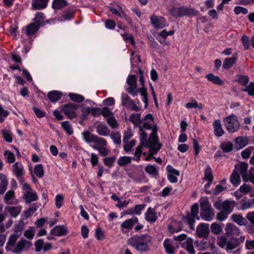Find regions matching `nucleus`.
<instances>
[{
    "mask_svg": "<svg viewBox=\"0 0 254 254\" xmlns=\"http://www.w3.org/2000/svg\"><path fill=\"white\" fill-rule=\"evenodd\" d=\"M152 237L147 234L134 235L127 240V244L134 248L140 253L149 251L148 244L152 243Z\"/></svg>",
    "mask_w": 254,
    "mask_h": 254,
    "instance_id": "obj_1",
    "label": "nucleus"
},
{
    "mask_svg": "<svg viewBox=\"0 0 254 254\" xmlns=\"http://www.w3.org/2000/svg\"><path fill=\"white\" fill-rule=\"evenodd\" d=\"M154 128V132L149 135L148 143L144 146L145 147L148 148L151 154H156L162 146V144L158 142L157 129L155 127Z\"/></svg>",
    "mask_w": 254,
    "mask_h": 254,
    "instance_id": "obj_2",
    "label": "nucleus"
},
{
    "mask_svg": "<svg viewBox=\"0 0 254 254\" xmlns=\"http://www.w3.org/2000/svg\"><path fill=\"white\" fill-rule=\"evenodd\" d=\"M170 13L176 18L185 16H197L199 13L198 11L194 8L186 7H173L171 9Z\"/></svg>",
    "mask_w": 254,
    "mask_h": 254,
    "instance_id": "obj_3",
    "label": "nucleus"
},
{
    "mask_svg": "<svg viewBox=\"0 0 254 254\" xmlns=\"http://www.w3.org/2000/svg\"><path fill=\"white\" fill-rule=\"evenodd\" d=\"M200 216L203 220L210 221L214 217V211L211 208V204L207 200H204L200 202Z\"/></svg>",
    "mask_w": 254,
    "mask_h": 254,
    "instance_id": "obj_4",
    "label": "nucleus"
},
{
    "mask_svg": "<svg viewBox=\"0 0 254 254\" xmlns=\"http://www.w3.org/2000/svg\"><path fill=\"white\" fill-rule=\"evenodd\" d=\"M224 125L230 133L238 131L240 127L238 117L235 115H231L223 119Z\"/></svg>",
    "mask_w": 254,
    "mask_h": 254,
    "instance_id": "obj_5",
    "label": "nucleus"
},
{
    "mask_svg": "<svg viewBox=\"0 0 254 254\" xmlns=\"http://www.w3.org/2000/svg\"><path fill=\"white\" fill-rule=\"evenodd\" d=\"M83 140L87 143H94L96 145H107V142L105 139L100 137L96 135L91 133L89 131L82 132Z\"/></svg>",
    "mask_w": 254,
    "mask_h": 254,
    "instance_id": "obj_6",
    "label": "nucleus"
},
{
    "mask_svg": "<svg viewBox=\"0 0 254 254\" xmlns=\"http://www.w3.org/2000/svg\"><path fill=\"white\" fill-rule=\"evenodd\" d=\"M236 203L234 200H225L222 201L221 200L216 201L214 203V206L217 210H223L229 214L233 210Z\"/></svg>",
    "mask_w": 254,
    "mask_h": 254,
    "instance_id": "obj_7",
    "label": "nucleus"
},
{
    "mask_svg": "<svg viewBox=\"0 0 254 254\" xmlns=\"http://www.w3.org/2000/svg\"><path fill=\"white\" fill-rule=\"evenodd\" d=\"M199 206L197 203H194L191 206L190 214L188 213L186 219L188 224L190 225V228L191 229L194 230V222L195 219L197 220L199 219V217L198 216Z\"/></svg>",
    "mask_w": 254,
    "mask_h": 254,
    "instance_id": "obj_8",
    "label": "nucleus"
},
{
    "mask_svg": "<svg viewBox=\"0 0 254 254\" xmlns=\"http://www.w3.org/2000/svg\"><path fill=\"white\" fill-rule=\"evenodd\" d=\"M122 104L128 110L135 111H138L140 110V108L136 105L135 102L125 93L122 94Z\"/></svg>",
    "mask_w": 254,
    "mask_h": 254,
    "instance_id": "obj_9",
    "label": "nucleus"
},
{
    "mask_svg": "<svg viewBox=\"0 0 254 254\" xmlns=\"http://www.w3.org/2000/svg\"><path fill=\"white\" fill-rule=\"evenodd\" d=\"M78 108V105L73 103H68L63 106V112L70 119H72L77 117L76 110Z\"/></svg>",
    "mask_w": 254,
    "mask_h": 254,
    "instance_id": "obj_10",
    "label": "nucleus"
},
{
    "mask_svg": "<svg viewBox=\"0 0 254 254\" xmlns=\"http://www.w3.org/2000/svg\"><path fill=\"white\" fill-rule=\"evenodd\" d=\"M248 168V165L245 162L236 164L235 166V170L241 175L243 181L245 182L249 181L247 173Z\"/></svg>",
    "mask_w": 254,
    "mask_h": 254,
    "instance_id": "obj_11",
    "label": "nucleus"
},
{
    "mask_svg": "<svg viewBox=\"0 0 254 254\" xmlns=\"http://www.w3.org/2000/svg\"><path fill=\"white\" fill-rule=\"evenodd\" d=\"M210 232L209 224L200 223L196 228V233L199 238H207Z\"/></svg>",
    "mask_w": 254,
    "mask_h": 254,
    "instance_id": "obj_12",
    "label": "nucleus"
},
{
    "mask_svg": "<svg viewBox=\"0 0 254 254\" xmlns=\"http://www.w3.org/2000/svg\"><path fill=\"white\" fill-rule=\"evenodd\" d=\"M32 245V244L31 242L22 238L16 244L13 249V251H11V252L13 253H20L24 250V248H27L28 249L31 247Z\"/></svg>",
    "mask_w": 254,
    "mask_h": 254,
    "instance_id": "obj_13",
    "label": "nucleus"
},
{
    "mask_svg": "<svg viewBox=\"0 0 254 254\" xmlns=\"http://www.w3.org/2000/svg\"><path fill=\"white\" fill-rule=\"evenodd\" d=\"M225 231L227 237L238 236L241 233L239 228L232 223H227L226 225Z\"/></svg>",
    "mask_w": 254,
    "mask_h": 254,
    "instance_id": "obj_14",
    "label": "nucleus"
},
{
    "mask_svg": "<svg viewBox=\"0 0 254 254\" xmlns=\"http://www.w3.org/2000/svg\"><path fill=\"white\" fill-rule=\"evenodd\" d=\"M163 246L165 249L166 252L168 254H175V252L179 246L175 244L174 242L169 239H166L163 242Z\"/></svg>",
    "mask_w": 254,
    "mask_h": 254,
    "instance_id": "obj_15",
    "label": "nucleus"
},
{
    "mask_svg": "<svg viewBox=\"0 0 254 254\" xmlns=\"http://www.w3.org/2000/svg\"><path fill=\"white\" fill-rule=\"evenodd\" d=\"M151 21L155 28H162L166 25L165 19L161 16L153 15L151 17Z\"/></svg>",
    "mask_w": 254,
    "mask_h": 254,
    "instance_id": "obj_16",
    "label": "nucleus"
},
{
    "mask_svg": "<svg viewBox=\"0 0 254 254\" xmlns=\"http://www.w3.org/2000/svg\"><path fill=\"white\" fill-rule=\"evenodd\" d=\"M67 233L66 227L63 226H57L51 230L50 235L56 236H62L65 235Z\"/></svg>",
    "mask_w": 254,
    "mask_h": 254,
    "instance_id": "obj_17",
    "label": "nucleus"
},
{
    "mask_svg": "<svg viewBox=\"0 0 254 254\" xmlns=\"http://www.w3.org/2000/svg\"><path fill=\"white\" fill-rule=\"evenodd\" d=\"M19 237V236L18 235L14 234L10 236L5 247V250L7 252H11V251H13V249L16 245V242Z\"/></svg>",
    "mask_w": 254,
    "mask_h": 254,
    "instance_id": "obj_18",
    "label": "nucleus"
},
{
    "mask_svg": "<svg viewBox=\"0 0 254 254\" xmlns=\"http://www.w3.org/2000/svg\"><path fill=\"white\" fill-rule=\"evenodd\" d=\"M22 210L21 206H7L5 207V211L8 212L10 215L13 217H16Z\"/></svg>",
    "mask_w": 254,
    "mask_h": 254,
    "instance_id": "obj_19",
    "label": "nucleus"
},
{
    "mask_svg": "<svg viewBox=\"0 0 254 254\" xmlns=\"http://www.w3.org/2000/svg\"><path fill=\"white\" fill-rule=\"evenodd\" d=\"M49 0H32V8L33 10L45 8Z\"/></svg>",
    "mask_w": 254,
    "mask_h": 254,
    "instance_id": "obj_20",
    "label": "nucleus"
},
{
    "mask_svg": "<svg viewBox=\"0 0 254 254\" xmlns=\"http://www.w3.org/2000/svg\"><path fill=\"white\" fill-rule=\"evenodd\" d=\"M39 26L37 25L36 24L32 23L27 25L25 28L22 29V30L27 34L28 36H31L34 34L39 29Z\"/></svg>",
    "mask_w": 254,
    "mask_h": 254,
    "instance_id": "obj_21",
    "label": "nucleus"
},
{
    "mask_svg": "<svg viewBox=\"0 0 254 254\" xmlns=\"http://www.w3.org/2000/svg\"><path fill=\"white\" fill-rule=\"evenodd\" d=\"M231 220L240 226L246 225L248 223L247 219L241 214H233L231 216Z\"/></svg>",
    "mask_w": 254,
    "mask_h": 254,
    "instance_id": "obj_22",
    "label": "nucleus"
},
{
    "mask_svg": "<svg viewBox=\"0 0 254 254\" xmlns=\"http://www.w3.org/2000/svg\"><path fill=\"white\" fill-rule=\"evenodd\" d=\"M23 198L25 202L27 203L38 199V195L36 192H34L32 190L30 191H26L23 195Z\"/></svg>",
    "mask_w": 254,
    "mask_h": 254,
    "instance_id": "obj_23",
    "label": "nucleus"
},
{
    "mask_svg": "<svg viewBox=\"0 0 254 254\" xmlns=\"http://www.w3.org/2000/svg\"><path fill=\"white\" fill-rule=\"evenodd\" d=\"M214 132L216 136H221L224 133V131L222 127L220 121L218 120L214 122L213 124Z\"/></svg>",
    "mask_w": 254,
    "mask_h": 254,
    "instance_id": "obj_24",
    "label": "nucleus"
},
{
    "mask_svg": "<svg viewBox=\"0 0 254 254\" xmlns=\"http://www.w3.org/2000/svg\"><path fill=\"white\" fill-rule=\"evenodd\" d=\"M157 218V216L156 215L155 210L151 207L147 209L145 213V219L146 220L150 222H154Z\"/></svg>",
    "mask_w": 254,
    "mask_h": 254,
    "instance_id": "obj_25",
    "label": "nucleus"
},
{
    "mask_svg": "<svg viewBox=\"0 0 254 254\" xmlns=\"http://www.w3.org/2000/svg\"><path fill=\"white\" fill-rule=\"evenodd\" d=\"M96 131L99 135L106 136L110 134V130L106 126L99 124L96 127Z\"/></svg>",
    "mask_w": 254,
    "mask_h": 254,
    "instance_id": "obj_26",
    "label": "nucleus"
},
{
    "mask_svg": "<svg viewBox=\"0 0 254 254\" xmlns=\"http://www.w3.org/2000/svg\"><path fill=\"white\" fill-rule=\"evenodd\" d=\"M235 148L237 150H239L248 144V139L243 136H238L235 139Z\"/></svg>",
    "mask_w": 254,
    "mask_h": 254,
    "instance_id": "obj_27",
    "label": "nucleus"
},
{
    "mask_svg": "<svg viewBox=\"0 0 254 254\" xmlns=\"http://www.w3.org/2000/svg\"><path fill=\"white\" fill-rule=\"evenodd\" d=\"M12 171L16 176L23 175V167L21 163L16 162L12 165Z\"/></svg>",
    "mask_w": 254,
    "mask_h": 254,
    "instance_id": "obj_28",
    "label": "nucleus"
},
{
    "mask_svg": "<svg viewBox=\"0 0 254 254\" xmlns=\"http://www.w3.org/2000/svg\"><path fill=\"white\" fill-rule=\"evenodd\" d=\"M230 180L232 184L235 187H237L240 184L241 182L240 177L238 172L235 170L233 171L231 175Z\"/></svg>",
    "mask_w": 254,
    "mask_h": 254,
    "instance_id": "obj_29",
    "label": "nucleus"
},
{
    "mask_svg": "<svg viewBox=\"0 0 254 254\" xmlns=\"http://www.w3.org/2000/svg\"><path fill=\"white\" fill-rule=\"evenodd\" d=\"M206 78L209 81H211L215 84L221 85L223 83V81L219 76H215L212 73H209L207 74Z\"/></svg>",
    "mask_w": 254,
    "mask_h": 254,
    "instance_id": "obj_30",
    "label": "nucleus"
},
{
    "mask_svg": "<svg viewBox=\"0 0 254 254\" xmlns=\"http://www.w3.org/2000/svg\"><path fill=\"white\" fill-rule=\"evenodd\" d=\"M239 243L238 242V239L234 237H232L228 241H227L226 250L227 251L233 250L235 249L239 245Z\"/></svg>",
    "mask_w": 254,
    "mask_h": 254,
    "instance_id": "obj_31",
    "label": "nucleus"
},
{
    "mask_svg": "<svg viewBox=\"0 0 254 254\" xmlns=\"http://www.w3.org/2000/svg\"><path fill=\"white\" fill-rule=\"evenodd\" d=\"M47 96L51 102H55L58 101L61 98L62 93L58 91H52L49 92Z\"/></svg>",
    "mask_w": 254,
    "mask_h": 254,
    "instance_id": "obj_32",
    "label": "nucleus"
},
{
    "mask_svg": "<svg viewBox=\"0 0 254 254\" xmlns=\"http://www.w3.org/2000/svg\"><path fill=\"white\" fill-rule=\"evenodd\" d=\"M138 223V219L137 218H133L131 219H129L125 221L121 225V227L122 229H130L131 228L133 225L135 223Z\"/></svg>",
    "mask_w": 254,
    "mask_h": 254,
    "instance_id": "obj_33",
    "label": "nucleus"
},
{
    "mask_svg": "<svg viewBox=\"0 0 254 254\" xmlns=\"http://www.w3.org/2000/svg\"><path fill=\"white\" fill-rule=\"evenodd\" d=\"M14 191L13 190L8 191L4 197V202L7 204H13V198H14Z\"/></svg>",
    "mask_w": 254,
    "mask_h": 254,
    "instance_id": "obj_34",
    "label": "nucleus"
},
{
    "mask_svg": "<svg viewBox=\"0 0 254 254\" xmlns=\"http://www.w3.org/2000/svg\"><path fill=\"white\" fill-rule=\"evenodd\" d=\"M129 121H131L135 126H138L141 122V114L133 113L130 115Z\"/></svg>",
    "mask_w": 254,
    "mask_h": 254,
    "instance_id": "obj_35",
    "label": "nucleus"
},
{
    "mask_svg": "<svg viewBox=\"0 0 254 254\" xmlns=\"http://www.w3.org/2000/svg\"><path fill=\"white\" fill-rule=\"evenodd\" d=\"M106 145H96L93 146L94 149L97 150L99 152L101 156H106L110 152V150L106 147Z\"/></svg>",
    "mask_w": 254,
    "mask_h": 254,
    "instance_id": "obj_36",
    "label": "nucleus"
},
{
    "mask_svg": "<svg viewBox=\"0 0 254 254\" xmlns=\"http://www.w3.org/2000/svg\"><path fill=\"white\" fill-rule=\"evenodd\" d=\"M236 61V58L235 57L226 58L223 62V67L224 69H228L234 65Z\"/></svg>",
    "mask_w": 254,
    "mask_h": 254,
    "instance_id": "obj_37",
    "label": "nucleus"
},
{
    "mask_svg": "<svg viewBox=\"0 0 254 254\" xmlns=\"http://www.w3.org/2000/svg\"><path fill=\"white\" fill-rule=\"evenodd\" d=\"M67 5V2L65 0H54L53 8L55 9L63 8Z\"/></svg>",
    "mask_w": 254,
    "mask_h": 254,
    "instance_id": "obj_38",
    "label": "nucleus"
},
{
    "mask_svg": "<svg viewBox=\"0 0 254 254\" xmlns=\"http://www.w3.org/2000/svg\"><path fill=\"white\" fill-rule=\"evenodd\" d=\"M233 144L230 141L222 142L220 145V148L224 152L228 153L233 149Z\"/></svg>",
    "mask_w": 254,
    "mask_h": 254,
    "instance_id": "obj_39",
    "label": "nucleus"
},
{
    "mask_svg": "<svg viewBox=\"0 0 254 254\" xmlns=\"http://www.w3.org/2000/svg\"><path fill=\"white\" fill-rule=\"evenodd\" d=\"M45 18L44 14L43 12H38L34 19V23L36 24L40 27L41 26L43 25Z\"/></svg>",
    "mask_w": 254,
    "mask_h": 254,
    "instance_id": "obj_40",
    "label": "nucleus"
},
{
    "mask_svg": "<svg viewBox=\"0 0 254 254\" xmlns=\"http://www.w3.org/2000/svg\"><path fill=\"white\" fill-rule=\"evenodd\" d=\"M24 229V222L22 219L18 221L14 228V234L20 236Z\"/></svg>",
    "mask_w": 254,
    "mask_h": 254,
    "instance_id": "obj_41",
    "label": "nucleus"
},
{
    "mask_svg": "<svg viewBox=\"0 0 254 254\" xmlns=\"http://www.w3.org/2000/svg\"><path fill=\"white\" fill-rule=\"evenodd\" d=\"M210 230L212 233L216 235L220 234L223 231L222 227L216 222L211 224Z\"/></svg>",
    "mask_w": 254,
    "mask_h": 254,
    "instance_id": "obj_42",
    "label": "nucleus"
},
{
    "mask_svg": "<svg viewBox=\"0 0 254 254\" xmlns=\"http://www.w3.org/2000/svg\"><path fill=\"white\" fill-rule=\"evenodd\" d=\"M34 172L38 178H42L44 174L43 166L41 164L36 165L34 167Z\"/></svg>",
    "mask_w": 254,
    "mask_h": 254,
    "instance_id": "obj_43",
    "label": "nucleus"
},
{
    "mask_svg": "<svg viewBox=\"0 0 254 254\" xmlns=\"http://www.w3.org/2000/svg\"><path fill=\"white\" fill-rule=\"evenodd\" d=\"M169 229L172 233L178 232L181 231L182 228V223L180 222H174L172 225H169Z\"/></svg>",
    "mask_w": 254,
    "mask_h": 254,
    "instance_id": "obj_44",
    "label": "nucleus"
},
{
    "mask_svg": "<svg viewBox=\"0 0 254 254\" xmlns=\"http://www.w3.org/2000/svg\"><path fill=\"white\" fill-rule=\"evenodd\" d=\"M111 138L113 139L114 143L117 145H120L121 144V135L119 132L116 131L112 132L110 134Z\"/></svg>",
    "mask_w": 254,
    "mask_h": 254,
    "instance_id": "obj_45",
    "label": "nucleus"
},
{
    "mask_svg": "<svg viewBox=\"0 0 254 254\" xmlns=\"http://www.w3.org/2000/svg\"><path fill=\"white\" fill-rule=\"evenodd\" d=\"M240 203L241 210H246L252 207V202L248 200L246 197L240 200Z\"/></svg>",
    "mask_w": 254,
    "mask_h": 254,
    "instance_id": "obj_46",
    "label": "nucleus"
},
{
    "mask_svg": "<svg viewBox=\"0 0 254 254\" xmlns=\"http://www.w3.org/2000/svg\"><path fill=\"white\" fill-rule=\"evenodd\" d=\"M145 171L153 177H155L158 174V172L156 168L154 165H149L147 166L145 168Z\"/></svg>",
    "mask_w": 254,
    "mask_h": 254,
    "instance_id": "obj_47",
    "label": "nucleus"
},
{
    "mask_svg": "<svg viewBox=\"0 0 254 254\" xmlns=\"http://www.w3.org/2000/svg\"><path fill=\"white\" fill-rule=\"evenodd\" d=\"M185 248L190 254H194L195 253L191 239L187 240L185 243Z\"/></svg>",
    "mask_w": 254,
    "mask_h": 254,
    "instance_id": "obj_48",
    "label": "nucleus"
},
{
    "mask_svg": "<svg viewBox=\"0 0 254 254\" xmlns=\"http://www.w3.org/2000/svg\"><path fill=\"white\" fill-rule=\"evenodd\" d=\"M68 96L72 101L78 103L82 102L84 99L83 96L75 93H70L69 94Z\"/></svg>",
    "mask_w": 254,
    "mask_h": 254,
    "instance_id": "obj_49",
    "label": "nucleus"
},
{
    "mask_svg": "<svg viewBox=\"0 0 254 254\" xmlns=\"http://www.w3.org/2000/svg\"><path fill=\"white\" fill-rule=\"evenodd\" d=\"M4 155L8 163H13L14 162L15 158L13 153L9 150H6L4 153Z\"/></svg>",
    "mask_w": 254,
    "mask_h": 254,
    "instance_id": "obj_50",
    "label": "nucleus"
},
{
    "mask_svg": "<svg viewBox=\"0 0 254 254\" xmlns=\"http://www.w3.org/2000/svg\"><path fill=\"white\" fill-rule=\"evenodd\" d=\"M237 81L242 85L246 86L249 82V78L247 75H237Z\"/></svg>",
    "mask_w": 254,
    "mask_h": 254,
    "instance_id": "obj_51",
    "label": "nucleus"
},
{
    "mask_svg": "<svg viewBox=\"0 0 254 254\" xmlns=\"http://www.w3.org/2000/svg\"><path fill=\"white\" fill-rule=\"evenodd\" d=\"M131 157L128 156L121 157L118 160V164L120 166H123L131 162Z\"/></svg>",
    "mask_w": 254,
    "mask_h": 254,
    "instance_id": "obj_52",
    "label": "nucleus"
},
{
    "mask_svg": "<svg viewBox=\"0 0 254 254\" xmlns=\"http://www.w3.org/2000/svg\"><path fill=\"white\" fill-rule=\"evenodd\" d=\"M144 205H143V204L135 205L134 208L133 210L131 209H128L127 213L128 214L134 213L136 214H139L140 213L141 210L144 208Z\"/></svg>",
    "mask_w": 254,
    "mask_h": 254,
    "instance_id": "obj_53",
    "label": "nucleus"
},
{
    "mask_svg": "<svg viewBox=\"0 0 254 254\" xmlns=\"http://www.w3.org/2000/svg\"><path fill=\"white\" fill-rule=\"evenodd\" d=\"M62 127L69 134L71 135L73 133V131L69 122L65 121L62 123Z\"/></svg>",
    "mask_w": 254,
    "mask_h": 254,
    "instance_id": "obj_54",
    "label": "nucleus"
},
{
    "mask_svg": "<svg viewBox=\"0 0 254 254\" xmlns=\"http://www.w3.org/2000/svg\"><path fill=\"white\" fill-rule=\"evenodd\" d=\"M227 243V239L224 236H220L217 237V245L222 248L226 247Z\"/></svg>",
    "mask_w": 254,
    "mask_h": 254,
    "instance_id": "obj_55",
    "label": "nucleus"
},
{
    "mask_svg": "<svg viewBox=\"0 0 254 254\" xmlns=\"http://www.w3.org/2000/svg\"><path fill=\"white\" fill-rule=\"evenodd\" d=\"M115 156L109 157H106L103 159V162L105 165L110 168L113 166V165L115 162Z\"/></svg>",
    "mask_w": 254,
    "mask_h": 254,
    "instance_id": "obj_56",
    "label": "nucleus"
},
{
    "mask_svg": "<svg viewBox=\"0 0 254 254\" xmlns=\"http://www.w3.org/2000/svg\"><path fill=\"white\" fill-rule=\"evenodd\" d=\"M242 90L248 92L250 96H254V82H250L247 87Z\"/></svg>",
    "mask_w": 254,
    "mask_h": 254,
    "instance_id": "obj_57",
    "label": "nucleus"
},
{
    "mask_svg": "<svg viewBox=\"0 0 254 254\" xmlns=\"http://www.w3.org/2000/svg\"><path fill=\"white\" fill-rule=\"evenodd\" d=\"M254 149V146H251L246 148L245 150L242 152L241 156L244 159H247L249 158L252 153V151Z\"/></svg>",
    "mask_w": 254,
    "mask_h": 254,
    "instance_id": "obj_58",
    "label": "nucleus"
},
{
    "mask_svg": "<svg viewBox=\"0 0 254 254\" xmlns=\"http://www.w3.org/2000/svg\"><path fill=\"white\" fill-rule=\"evenodd\" d=\"M107 122L112 128H116L118 127V123L115 118L113 116L109 117L107 120Z\"/></svg>",
    "mask_w": 254,
    "mask_h": 254,
    "instance_id": "obj_59",
    "label": "nucleus"
},
{
    "mask_svg": "<svg viewBox=\"0 0 254 254\" xmlns=\"http://www.w3.org/2000/svg\"><path fill=\"white\" fill-rule=\"evenodd\" d=\"M128 85L130 86H136V78L134 75H129L127 80Z\"/></svg>",
    "mask_w": 254,
    "mask_h": 254,
    "instance_id": "obj_60",
    "label": "nucleus"
},
{
    "mask_svg": "<svg viewBox=\"0 0 254 254\" xmlns=\"http://www.w3.org/2000/svg\"><path fill=\"white\" fill-rule=\"evenodd\" d=\"M64 196L61 194H57L55 198V204L58 208H60L63 204Z\"/></svg>",
    "mask_w": 254,
    "mask_h": 254,
    "instance_id": "obj_61",
    "label": "nucleus"
},
{
    "mask_svg": "<svg viewBox=\"0 0 254 254\" xmlns=\"http://www.w3.org/2000/svg\"><path fill=\"white\" fill-rule=\"evenodd\" d=\"M127 91L131 95L135 97L137 96L138 92L139 91V88H137L136 86H130L127 88Z\"/></svg>",
    "mask_w": 254,
    "mask_h": 254,
    "instance_id": "obj_62",
    "label": "nucleus"
},
{
    "mask_svg": "<svg viewBox=\"0 0 254 254\" xmlns=\"http://www.w3.org/2000/svg\"><path fill=\"white\" fill-rule=\"evenodd\" d=\"M43 240L39 239L35 243V251L36 252H40L42 250L44 245Z\"/></svg>",
    "mask_w": 254,
    "mask_h": 254,
    "instance_id": "obj_63",
    "label": "nucleus"
},
{
    "mask_svg": "<svg viewBox=\"0 0 254 254\" xmlns=\"http://www.w3.org/2000/svg\"><path fill=\"white\" fill-rule=\"evenodd\" d=\"M74 15V11L72 10H67L63 13L62 17L64 20L71 19Z\"/></svg>",
    "mask_w": 254,
    "mask_h": 254,
    "instance_id": "obj_64",
    "label": "nucleus"
}]
</instances>
